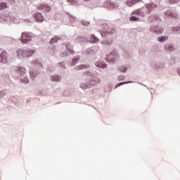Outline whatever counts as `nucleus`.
<instances>
[{
    "mask_svg": "<svg viewBox=\"0 0 180 180\" xmlns=\"http://www.w3.org/2000/svg\"><path fill=\"white\" fill-rule=\"evenodd\" d=\"M17 57L18 58H25V57H31L34 54V50H23L22 49H18L16 51Z\"/></svg>",
    "mask_w": 180,
    "mask_h": 180,
    "instance_id": "f257e3e1",
    "label": "nucleus"
},
{
    "mask_svg": "<svg viewBox=\"0 0 180 180\" xmlns=\"http://www.w3.org/2000/svg\"><path fill=\"white\" fill-rule=\"evenodd\" d=\"M32 39V34H30V32H24L22 33L20 40L24 44H27V43H29V41H30Z\"/></svg>",
    "mask_w": 180,
    "mask_h": 180,
    "instance_id": "f03ea898",
    "label": "nucleus"
},
{
    "mask_svg": "<svg viewBox=\"0 0 180 180\" xmlns=\"http://www.w3.org/2000/svg\"><path fill=\"white\" fill-rule=\"evenodd\" d=\"M103 27L105 30L104 31L101 32L102 37H106L108 34H113V33L115 32V29L109 27V26L107 25H105Z\"/></svg>",
    "mask_w": 180,
    "mask_h": 180,
    "instance_id": "7ed1b4c3",
    "label": "nucleus"
},
{
    "mask_svg": "<svg viewBox=\"0 0 180 180\" xmlns=\"http://www.w3.org/2000/svg\"><path fill=\"white\" fill-rule=\"evenodd\" d=\"M37 9L39 11H44V12H50L51 11V7L48 4H39L37 6Z\"/></svg>",
    "mask_w": 180,
    "mask_h": 180,
    "instance_id": "20e7f679",
    "label": "nucleus"
},
{
    "mask_svg": "<svg viewBox=\"0 0 180 180\" xmlns=\"http://www.w3.org/2000/svg\"><path fill=\"white\" fill-rule=\"evenodd\" d=\"M34 18L39 23H41V22H44V17L41 15V13H37L34 14Z\"/></svg>",
    "mask_w": 180,
    "mask_h": 180,
    "instance_id": "39448f33",
    "label": "nucleus"
},
{
    "mask_svg": "<svg viewBox=\"0 0 180 180\" xmlns=\"http://www.w3.org/2000/svg\"><path fill=\"white\" fill-rule=\"evenodd\" d=\"M8 62V53L6 51H3L0 54V63H7Z\"/></svg>",
    "mask_w": 180,
    "mask_h": 180,
    "instance_id": "423d86ee",
    "label": "nucleus"
},
{
    "mask_svg": "<svg viewBox=\"0 0 180 180\" xmlns=\"http://www.w3.org/2000/svg\"><path fill=\"white\" fill-rule=\"evenodd\" d=\"M15 71L18 72V74H20V75L26 74V69H25L23 67H17Z\"/></svg>",
    "mask_w": 180,
    "mask_h": 180,
    "instance_id": "0eeeda50",
    "label": "nucleus"
},
{
    "mask_svg": "<svg viewBox=\"0 0 180 180\" xmlns=\"http://www.w3.org/2000/svg\"><path fill=\"white\" fill-rule=\"evenodd\" d=\"M139 2H141V0H128L127 2V6H133V5L139 4Z\"/></svg>",
    "mask_w": 180,
    "mask_h": 180,
    "instance_id": "6e6552de",
    "label": "nucleus"
},
{
    "mask_svg": "<svg viewBox=\"0 0 180 180\" xmlns=\"http://www.w3.org/2000/svg\"><path fill=\"white\" fill-rule=\"evenodd\" d=\"M115 58H118L117 55L113 56L112 54H110L107 57V61L108 63H115Z\"/></svg>",
    "mask_w": 180,
    "mask_h": 180,
    "instance_id": "1a4fd4ad",
    "label": "nucleus"
},
{
    "mask_svg": "<svg viewBox=\"0 0 180 180\" xmlns=\"http://www.w3.org/2000/svg\"><path fill=\"white\" fill-rule=\"evenodd\" d=\"M144 11H146V8H141L140 9L136 10V11H134L132 13V15H144Z\"/></svg>",
    "mask_w": 180,
    "mask_h": 180,
    "instance_id": "9d476101",
    "label": "nucleus"
},
{
    "mask_svg": "<svg viewBox=\"0 0 180 180\" xmlns=\"http://www.w3.org/2000/svg\"><path fill=\"white\" fill-rule=\"evenodd\" d=\"M90 41L91 43H98V41H99V39H98L94 34H91Z\"/></svg>",
    "mask_w": 180,
    "mask_h": 180,
    "instance_id": "9b49d317",
    "label": "nucleus"
},
{
    "mask_svg": "<svg viewBox=\"0 0 180 180\" xmlns=\"http://www.w3.org/2000/svg\"><path fill=\"white\" fill-rule=\"evenodd\" d=\"M94 85L95 84H82L80 86V88H82V89H89V88H92V86H94Z\"/></svg>",
    "mask_w": 180,
    "mask_h": 180,
    "instance_id": "f8f14e48",
    "label": "nucleus"
},
{
    "mask_svg": "<svg viewBox=\"0 0 180 180\" xmlns=\"http://www.w3.org/2000/svg\"><path fill=\"white\" fill-rule=\"evenodd\" d=\"M96 66L98 68H105L106 67V64L103 63V62H97L96 63Z\"/></svg>",
    "mask_w": 180,
    "mask_h": 180,
    "instance_id": "ddd939ff",
    "label": "nucleus"
},
{
    "mask_svg": "<svg viewBox=\"0 0 180 180\" xmlns=\"http://www.w3.org/2000/svg\"><path fill=\"white\" fill-rule=\"evenodd\" d=\"M86 68H89V65H79L77 67V70H86Z\"/></svg>",
    "mask_w": 180,
    "mask_h": 180,
    "instance_id": "4468645a",
    "label": "nucleus"
},
{
    "mask_svg": "<svg viewBox=\"0 0 180 180\" xmlns=\"http://www.w3.org/2000/svg\"><path fill=\"white\" fill-rule=\"evenodd\" d=\"M153 8H155V6L154 4L146 5V8L148 10V13H150V12H151V9H153Z\"/></svg>",
    "mask_w": 180,
    "mask_h": 180,
    "instance_id": "2eb2a0df",
    "label": "nucleus"
},
{
    "mask_svg": "<svg viewBox=\"0 0 180 180\" xmlns=\"http://www.w3.org/2000/svg\"><path fill=\"white\" fill-rule=\"evenodd\" d=\"M158 41L162 42L165 41V40H168V36H165V37H159L158 38Z\"/></svg>",
    "mask_w": 180,
    "mask_h": 180,
    "instance_id": "dca6fc26",
    "label": "nucleus"
},
{
    "mask_svg": "<svg viewBox=\"0 0 180 180\" xmlns=\"http://www.w3.org/2000/svg\"><path fill=\"white\" fill-rule=\"evenodd\" d=\"M129 20L131 22H139V20H140V18H136V16H132L129 18Z\"/></svg>",
    "mask_w": 180,
    "mask_h": 180,
    "instance_id": "f3484780",
    "label": "nucleus"
},
{
    "mask_svg": "<svg viewBox=\"0 0 180 180\" xmlns=\"http://www.w3.org/2000/svg\"><path fill=\"white\" fill-rule=\"evenodd\" d=\"M52 81H55L56 82H59V81H61V77L58 76L53 77Z\"/></svg>",
    "mask_w": 180,
    "mask_h": 180,
    "instance_id": "a211bd4d",
    "label": "nucleus"
},
{
    "mask_svg": "<svg viewBox=\"0 0 180 180\" xmlns=\"http://www.w3.org/2000/svg\"><path fill=\"white\" fill-rule=\"evenodd\" d=\"M8 8V6H6V4L5 3H0V10L2 11V9H6Z\"/></svg>",
    "mask_w": 180,
    "mask_h": 180,
    "instance_id": "6ab92c4d",
    "label": "nucleus"
},
{
    "mask_svg": "<svg viewBox=\"0 0 180 180\" xmlns=\"http://www.w3.org/2000/svg\"><path fill=\"white\" fill-rule=\"evenodd\" d=\"M127 70V68H126V66H121L119 68V70L121 72H126V70Z\"/></svg>",
    "mask_w": 180,
    "mask_h": 180,
    "instance_id": "aec40b11",
    "label": "nucleus"
},
{
    "mask_svg": "<svg viewBox=\"0 0 180 180\" xmlns=\"http://www.w3.org/2000/svg\"><path fill=\"white\" fill-rule=\"evenodd\" d=\"M163 32H164V30L162 28L155 30V33H157L158 34H161V33H162Z\"/></svg>",
    "mask_w": 180,
    "mask_h": 180,
    "instance_id": "412c9836",
    "label": "nucleus"
},
{
    "mask_svg": "<svg viewBox=\"0 0 180 180\" xmlns=\"http://www.w3.org/2000/svg\"><path fill=\"white\" fill-rule=\"evenodd\" d=\"M166 50H167V51H173L174 50V46H172L170 45L169 46H166Z\"/></svg>",
    "mask_w": 180,
    "mask_h": 180,
    "instance_id": "4be33fe9",
    "label": "nucleus"
},
{
    "mask_svg": "<svg viewBox=\"0 0 180 180\" xmlns=\"http://www.w3.org/2000/svg\"><path fill=\"white\" fill-rule=\"evenodd\" d=\"M58 40V37H55L54 38H52L51 39V43H57Z\"/></svg>",
    "mask_w": 180,
    "mask_h": 180,
    "instance_id": "5701e85b",
    "label": "nucleus"
},
{
    "mask_svg": "<svg viewBox=\"0 0 180 180\" xmlns=\"http://www.w3.org/2000/svg\"><path fill=\"white\" fill-rule=\"evenodd\" d=\"M78 61H79V58H75L73 59V65H75V64H77V63H78Z\"/></svg>",
    "mask_w": 180,
    "mask_h": 180,
    "instance_id": "b1692460",
    "label": "nucleus"
},
{
    "mask_svg": "<svg viewBox=\"0 0 180 180\" xmlns=\"http://www.w3.org/2000/svg\"><path fill=\"white\" fill-rule=\"evenodd\" d=\"M124 84H127V82H121V83H119V84H117L115 86V88H119V86H122V85H124Z\"/></svg>",
    "mask_w": 180,
    "mask_h": 180,
    "instance_id": "393cba45",
    "label": "nucleus"
},
{
    "mask_svg": "<svg viewBox=\"0 0 180 180\" xmlns=\"http://www.w3.org/2000/svg\"><path fill=\"white\" fill-rule=\"evenodd\" d=\"M176 2H179V0H169V4H176Z\"/></svg>",
    "mask_w": 180,
    "mask_h": 180,
    "instance_id": "a878e982",
    "label": "nucleus"
},
{
    "mask_svg": "<svg viewBox=\"0 0 180 180\" xmlns=\"http://www.w3.org/2000/svg\"><path fill=\"white\" fill-rule=\"evenodd\" d=\"M67 49L70 54H74V50L72 49H70L68 46H67Z\"/></svg>",
    "mask_w": 180,
    "mask_h": 180,
    "instance_id": "bb28decb",
    "label": "nucleus"
},
{
    "mask_svg": "<svg viewBox=\"0 0 180 180\" xmlns=\"http://www.w3.org/2000/svg\"><path fill=\"white\" fill-rule=\"evenodd\" d=\"M23 84H29V79L25 78V80H21Z\"/></svg>",
    "mask_w": 180,
    "mask_h": 180,
    "instance_id": "cd10ccee",
    "label": "nucleus"
},
{
    "mask_svg": "<svg viewBox=\"0 0 180 180\" xmlns=\"http://www.w3.org/2000/svg\"><path fill=\"white\" fill-rule=\"evenodd\" d=\"M30 77L32 78H34V77H36V75L33 72H30Z\"/></svg>",
    "mask_w": 180,
    "mask_h": 180,
    "instance_id": "c85d7f7f",
    "label": "nucleus"
},
{
    "mask_svg": "<svg viewBox=\"0 0 180 180\" xmlns=\"http://www.w3.org/2000/svg\"><path fill=\"white\" fill-rule=\"evenodd\" d=\"M172 30H173V32H177V30H178V28H176V27H173L172 28Z\"/></svg>",
    "mask_w": 180,
    "mask_h": 180,
    "instance_id": "c756f323",
    "label": "nucleus"
},
{
    "mask_svg": "<svg viewBox=\"0 0 180 180\" xmlns=\"http://www.w3.org/2000/svg\"><path fill=\"white\" fill-rule=\"evenodd\" d=\"M87 75H91V72H87Z\"/></svg>",
    "mask_w": 180,
    "mask_h": 180,
    "instance_id": "7c9ffc66",
    "label": "nucleus"
},
{
    "mask_svg": "<svg viewBox=\"0 0 180 180\" xmlns=\"http://www.w3.org/2000/svg\"><path fill=\"white\" fill-rule=\"evenodd\" d=\"M176 16H177V15H174V18H175L176 19Z\"/></svg>",
    "mask_w": 180,
    "mask_h": 180,
    "instance_id": "2f4dec72",
    "label": "nucleus"
},
{
    "mask_svg": "<svg viewBox=\"0 0 180 180\" xmlns=\"http://www.w3.org/2000/svg\"><path fill=\"white\" fill-rule=\"evenodd\" d=\"M84 1H89V0H84Z\"/></svg>",
    "mask_w": 180,
    "mask_h": 180,
    "instance_id": "473e14b6",
    "label": "nucleus"
}]
</instances>
